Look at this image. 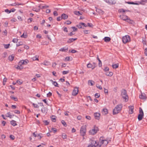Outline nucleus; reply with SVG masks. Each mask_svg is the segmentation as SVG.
<instances>
[{
  "mask_svg": "<svg viewBox=\"0 0 147 147\" xmlns=\"http://www.w3.org/2000/svg\"><path fill=\"white\" fill-rule=\"evenodd\" d=\"M119 67L118 64H113L112 65V67L114 69H116Z\"/></svg>",
  "mask_w": 147,
  "mask_h": 147,
  "instance_id": "bb28decb",
  "label": "nucleus"
},
{
  "mask_svg": "<svg viewBox=\"0 0 147 147\" xmlns=\"http://www.w3.org/2000/svg\"><path fill=\"white\" fill-rule=\"evenodd\" d=\"M121 95L122 98L125 100L126 102L128 100V96L126 90L125 89H123L121 90Z\"/></svg>",
  "mask_w": 147,
  "mask_h": 147,
  "instance_id": "7ed1b4c3",
  "label": "nucleus"
},
{
  "mask_svg": "<svg viewBox=\"0 0 147 147\" xmlns=\"http://www.w3.org/2000/svg\"><path fill=\"white\" fill-rule=\"evenodd\" d=\"M128 16L125 15H122L120 16V18L123 20L126 21L127 18Z\"/></svg>",
  "mask_w": 147,
  "mask_h": 147,
  "instance_id": "2eb2a0df",
  "label": "nucleus"
},
{
  "mask_svg": "<svg viewBox=\"0 0 147 147\" xmlns=\"http://www.w3.org/2000/svg\"><path fill=\"white\" fill-rule=\"evenodd\" d=\"M105 1L110 5L115 4L116 3V2L115 0H111L109 1V0H105Z\"/></svg>",
  "mask_w": 147,
  "mask_h": 147,
  "instance_id": "1a4fd4ad",
  "label": "nucleus"
},
{
  "mask_svg": "<svg viewBox=\"0 0 147 147\" xmlns=\"http://www.w3.org/2000/svg\"><path fill=\"white\" fill-rule=\"evenodd\" d=\"M13 112L15 113L18 114H19L20 112V111L18 110H15L13 111Z\"/></svg>",
  "mask_w": 147,
  "mask_h": 147,
  "instance_id": "c03bdc74",
  "label": "nucleus"
},
{
  "mask_svg": "<svg viewBox=\"0 0 147 147\" xmlns=\"http://www.w3.org/2000/svg\"><path fill=\"white\" fill-rule=\"evenodd\" d=\"M96 11L100 14H103L104 13V12L101 9L97 8L96 9Z\"/></svg>",
  "mask_w": 147,
  "mask_h": 147,
  "instance_id": "f3484780",
  "label": "nucleus"
},
{
  "mask_svg": "<svg viewBox=\"0 0 147 147\" xmlns=\"http://www.w3.org/2000/svg\"><path fill=\"white\" fill-rule=\"evenodd\" d=\"M51 130H52V131L54 133H56L57 132V129H56L55 128H51Z\"/></svg>",
  "mask_w": 147,
  "mask_h": 147,
  "instance_id": "8fccbe9b",
  "label": "nucleus"
},
{
  "mask_svg": "<svg viewBox=\"0 0 147 147\" xmlns=\"http://www.w3.org/2000/svg\"><path fill=\"white\" fill-rule=\"evenodd\" d=\"M103 39L105 42H109L111 40V38L110 37H105Z\"/></svg>",
  "mask_w": 147,
  "mask_h": 147,
  "instance_id": "dca6fc26",
  "label": "nucleus"
},
{
  "mask_svg": "<svg viewBox=\"0 0 147 147\" xmlns=\"http://www.w3.org/2000/svg\"><path fill=\"white\" fill-rule=\"evenodd\" d=\"M53 14L55 16H57L58 15V14L56 11H55L53 12Z\"/></svg>",
  "mask_w": 147,
  "mask_h": 147,
  "instance_id": "13d9d810",
  "label": "nucleus"
},
{
  "mask_svg": "<svg viewBox=\"0 0 147 147\" xmlns=\"http://www.w3.org/2000/svg\"><path fill=\"white\" fill-rule=\"evenodd\" d=\"M77 39V38H70L67 40V42L68 43H71Z\"/></svg>",
  "mask_w": 147,
  "mask_h": 147,
  "instance_id": "6ab92c4d",
  "label": "nucleus"
},
{
  "mask_svg": "<svg viewBox=\"0 0 147 147\" xmlns=\"http://www.w3.org/2000/svg\"><path fill=\"white\" fill-rule=\"evenodd\" d=\"M71 52L72 53H75L77 52V51L74 49L71 50Z\"/></svg>",
  "mask_w": 147,
  "mask_h": 147,
  "instance_id": "0e129e2a",
  "label": "nucleus"
},
{
  "mask_svg": "<svg viewBox=\"0 0 147 147\" xmlns=\"http://www.w3.org/2000/svg\"><path fill=\"white\" fill-rule=\"evenodd\" d=\"M43 122L46 125H48L49 123V122L47 120H43Z\"/></svg>",
  "mask_w": 147,
  "mask_h": 147,
  "instance_id": "ea45409f",
  "label": "nucleus"
},
{
  "mask_svg": "<svg viewBox=\"0 0 147 147\" xmlns=\"http://www.w3.org/2000/svg\"><path fill=\"white\" fill-rule=\"evenodd\" d=\"M38 57L36 55L35 57H33L32 58V60L34 61L38 60Z\"/></svg>",
  "mask_w": 147,
  "mask_h": 147,
  "instance_id": "58836bf2",
  "label": "nucleus"
},
{
  "mask_svg": "<svg viewBox=\"0 0 147 147\" xmlns=\"http://www.w3.org/2000/svg\"><path fill=\"white\" fill-rule=\"evenodd\" d=\"M87 65V67L88 68H92V69H94L95 67V66H94V67H93L91 63H88Z\"/></svg>",
  "mask_w": 147,
  "mask_h": 147,
  "instance_id": "4be33fe9",
  "label": "nucleus"
},
{
  "mask_svg": "<svg viewBox=\"0 0 147 147\" xmlns=\"http://www.w3.org/2000/svg\"><path fill=\"white\" fill-rule=\"evenodd\" d=\"M144 116V114H139L138 117V118L139 121H141L142 120Z\"/></svg>",
  "mask_w": 147,
  "mask_h": 147,
  "instance_id": "a211bd4d",
  "label": "nucleus"
},
{
  "mask_svg": "<svg viewBox=\"0 0 147 147\" xmlns=\"http://www.w3.org/2000/svg\"><path fill=\"white\" fill-rule=\"evenodd\" d=\"M97 59L99 61L98 66L99 67H101L102 66V63L101 60L98 57V56L97 57Z\"/></svg>",
  "mask_w": 147,
  "mask_h": 147,
  "instance_id": "393cba45",
  "label": "nucleus"
},
{
  "mask_svg": "<svg viewBox=\"0 0 147 147\" xmlns=\"http://www.w3.org/2000/svg\"><path fill=\"white\" fill-rule=\"evenodd\" d=\"M80 24H81L82 25L84 26L85 27H86L88 26L87 25L85 24L84 23L81 22L80 23Z\"/></svg>",
  "mask_w": 147,
  "mask_h": 147,
  "instance_id": "4d7b16f0",
  "label": "nucleus"
},
{
  "mask_svg": "<svg viewBox=\"0 0 147 147\" xmlns=\"http://www.w3.org/2000/svg\"><path fill=\"white\" fill-rule=\"evenodd\" d=\"M29 62L28 60L26 59L25 60H22L20 61L19 63V65H27Z\"/></svg>",
  "mask_w": 147,
  "mask_h": 147,
  "instance_id": "0eeeda50",
  "label": "nucleus"
},
{
  "mask_svg": "<svg viewBox=\"0 0 147 147\" xmlns=\"http://www.w3.org/2000/svg\"><path fill=\"white\" fill-rule=\"evenodd\" d=\"M129 113L130 114H132L134 112V107L133 106H129Z\"/></svg>",
  "mask_w": 147,
  "mask_h": 147,
  "instance_id": "9b49d317",
  "label": "nucleus"
},
{
  "mask_svg": "<svg viewBox=\"0 0 147 147\" xmlns=\"http://www.w3.org/2000/svg\"><path fill=\"white\" fill-rule=\"evenodd\" d=\"M123 105L120 104L117 105L113 110V114L115 115L119 113L121 110Z\"/></svg>",
  "mask_w": 147,
  "mask_h": 147,
  "instance_id": "f03ea898",
  "label": "nucleus"
},
{
  "mask_svg": "<svg viewBox=\"0 0 147 147\" xmlns=\"http://www.w3.org/2000/svg\"><path fill=\"white\" fill-rule=\"evenodd\" d=\"M82 24H80V23L79 24H78L77 25V26L79 28H82V26H81Z\"/></svg>",
  "mask_w": 147,
  "mask_h": 147,
  "instance_id": "052dcab7",
  "label": "nucleus"
},
{
  "mask_svg": "<svg viewBox=\"0 0 147 147\" xmlns=\"http://www.w3.org/2000/svg\"><path fill=\"white\" fill-rule=\"evenodd\" d=\"M10 98L11 99H12L15 101H17L18 98L16 97H14L13 96L11 95L10 96Z\"/></svg>",
  "mask_w": 147,
  "mask_h": 147,
  "instance_id": "c85d7f7f",
  "label": "nucleus"
},
{
  "mask_svg": "<svg viewBox=\"0 0 147 147\" xmlns=\"http://www.w3.org/2000/svg\"><path fill=\"white\" fill-rule=\"evenodd\" d=\"M18 40L16 38H14L13 39L12 41L14 43H16L17 42Z\"/></svg>",
  "mask_w": 147,
  "mask_h": 147,
  "instance_id": "338daca9",
  "label": "nucleus"
},
{
  "mask_svg": "<svg viewBox=\"0 0 147 147\" xmlns=\"http://www.w3.org/2000/svg\"><path fill=\"white\" fill-rule=\"evenodd\" d=\"M98 131V128L94 126L93 129L89 130V133L90 135H94L96 134Z\"/></svg>",
  "mask_w": 147,
  "mask_h": 147,
  "instance_id": "20e7f679",
  "label": "nucleus"
},
{
  "mask_svg": "<svg viewBox=\"0 0 147 147\" xmlns=\"http://www.w3.org/2000/svg\"><path fill=\"white\" fill-rule=\"evenodd\" d=\"M42 135V134H41V133H40V134H38V136H37L38 137H39V138L40 139L42 137L41 136Z\"/></svg>",
  "mask_w": 147,
  "mask_h": 147,
  "instance_id": "6e6d98bb",
  "label": "nucleus"
},
{
  "mask_svg": "<svg viewBox=\"0 0 147 147\" xmlns=\"http://www.w3.org/2000/svg\"><path fill=\"white\" fill-rule=\"evenodd\" d=\"M6 116V117H9L10 118H11L12 117V116L11 114V113L10 112H8L7 113Z\"/></svg>",
  "mask_w": 147,
  "mask_h": 147,
  "instance_id": "cd10ccee",
  "label": "nucleus"
},
{
  "mask_svg": "<svg viewBox=\"0 0 147 147\" xmlns=\"http://www.w3.org/2000/svg\"><path fill=\"white\" fill-rule=\"evenodd\" d=\"M139 114H144V113L142 109L140 107L139 108Z\"/></svg>",
  "mask_w": 147,
  "mask_h": 147,
  "instance_id": "a18cd8bd",
  "label": "nucleus"
},
{
  "mask_svg": "<svg viewBox=\"0 0 147 147\" xmlns=\"http://www.w3.org/2000/svg\"><path fill=\"white\" fill-rule=\"evenodd\" d=\"M68 49V47H65L60 49L59 51L62 52H66L67 51Z\"/></svg>",
  "mask_w": 147,
  "mask_h": 147,
  "instance_id": "f8f14e48",
  "label": "nucleus"
},
{
  "mask_svg": "<svg viewBox=\"0 0 147 147\" xmlns=\"http://www.w3.org/2000/svg\"><path fill=\"white\" fill-rule=\"evenodd\" d=\"M10 45V44H4L3 46L4 48L5 49H8L9 47V46Z\"/></svg>",
  "mask_w": 147,
  "mask_h": 147,
  "instance_id": "72a5a7b5",
  "label": "nucleus"
},
{
  "mask_svg": "<svg viewBox=\"0 0 147 147\" xmlns=\"http://www.w3.org/2000/svg\"><path fill=\"white\" fill-rule=\"evenodd\" d=\"M113 73L112 72H107L105 74L108 76H111L113 75Z\"/></svg>",
  "mask_w": 147,
  "mask_h": 147,
  "instance_id": "b1692460",
  "label": "nucleus"
},
{
  "mask_svg": "<svg viewBox=\"0 0 147 147\" xmlns=\"http://www.w3.org/2000/svg\"><path fill=\"white\" fill-rule=\"evenodd\" d=\"M43 64L45 65H48L50 64V63L49 61H45L44 62Z\"/></svg>",
  "mask_w": 147,
  "mask_h": 147,
  "instance_id": "c756f323",
  "label": "nucleus"
},
{
  "mask_svg": "<svg viewBox=\"0 0 147 147\" xmlns=\"http://www.w3.org/2000/svg\"><path fill=\"white\" fill-rule=\"evenodd\" d=\"M52 81L53 82V84L55 87H58V84L56 82L54 81L53 82V80H52Z\"/></svg>",
  "mask_w": 147,
  "mask_h": 147,
  "instance_id": "e433bc0d",
  "label": "nucleus"
},
{
  "mask_svg": "<svg viewBox=\"0 0 147 147\" xmlns=\"http://www.w3.org/2000/svg\"><path fill=\"white\" fill-rule=\"evenodd\" d=\"M18 20L20 21H22L23 20L21 17L20 16H18Z\"/></svg>",
  "mask_w": 147,
  "mask_h": 147,
  "instance_id": "603ef678",
  "label": "nucleus"
},
{
  "mask_svg": "<svg viewBox=\"0 0 147 147\" xmlns=\"http://www.w3.org/2000/svg\"><path fill=\"white\" fill-rule=\"evenodd\" d=\"M78 87H76L73 90L72 94L73 96H75L78 94Z\"/></svg>",
  "mask_w": 147,
  "mask_h": 147,
  "instance_id": "6e6552de",
  "label": "nucleus"
},
{
  "mask_svg": "<svg viewBox=\"0 0 147 147\" xmlns=\"http://www.w3.org/2000/svg\"><path fill=\"white\" fill-rule=\"evenodd\" d=\"M103 114L106 115L108 113V110L107 109H103L102 111Z\"/></svg>",
  "mask_w": 147,
  "mask_h": 147,
  "instance_id": "aec40b11",
  "label": "nucleus"
},
{
  "mask_svg": "<svg viewBox=\"0 0 147 147\" xmlns=\"http://www.w3.org/2000/svg\"><path fill=\"white\" fill-rule=\"evenodd\" d=\"M125 21L130 24H132L133 22V21L129 18L128 17L127 18Z\"/></svg>",
  "mask_w": 147,
  "mask_h": 147,
  "instance_id": "7c9ffc66",
  "label": "nucleus"
},
{
  "mask_svg": "<svg viewBox=\"0 0 147 147\" xmlns=\"http://www.w3.org/2000/svg\"><path fill=\"white\" fill-rule=\"evenodd\" d=\"M80 135L84 136L86 134V128L84 126H82L80 128Z\"/></svg>",
  "mask_w": 147,
  "mask_h": 147,
  "instance_id": "423d86ee",
  "label": "nucleus"
},
{
  "mask_svg": "<svg viewBox=\"0 0 147 147\" xmlns=\"http://www.w3.org/2000/svg\"><path fill=\"white\" fill-rule=\"evenodd\" d=\"M10 123L13 126H15L17 125L16 121L13 120H12L10 121Z\"/></svg>",
  "mask_w": 147,
  "mask_h": 147,
  "instance_id": "5701e85b",
  "label": "nucleus"
},
{
  "mask_svg": "<svg viewBox=\"0 0 147 147\" xmlns=\"http://www.w3.org/2000/svg\"><path fill=\"white\" fill-rule=\"evenodd\" d=\"M126 3H127L128 4H133V5H138V4L136 3H135L134 2H125Z\"/></svg>",
  "mask_w": 147,
  "mask_h": 147,
  "instance_id": "2f4dec72",
  "label": "nucleus"
},
{
  "mask_svg": "<svg viewBox=\"0 0 147 147\" xmlns=\"http://www.w3.org/2000/svg\"><path fill=\"white\" fill-rule=\"evenodd\" d=\"M103 70L105 71L106 72L107 71H108L109 70V68L108 67H106Z\"/></svg>",
  "mask_w": 147,
  "mask_h": 147,
  "instance_id": "3c124183",
  "label": "nucleus"
},
{
  "mask_svg": "<svg viewBox=\"0 0 147 147\" xmlns=\"http://www.w3.org/2000/svg\"><path fill=\"white\" fill-rule=\"evenodd\" d=\"M31 103L32 104V105H33V107L34 108H38L39 106L37 104H34V103L31 102Z\"/></svg>",
  "mask_w": 147,
  "mask_h": 147,
  "instance_id": "37998d69",
  "label": "nucleus"
},
{
  "mask_svg": "<svg viewBox=\"0 0 147 147\" xmlns=\"http://www.w3.org/2000/svg\"><path fill=\"white\" fill-rule=\"evenodd\" d=\"M87 25V26L90 27H92L93 26V25L91 23H88Z\"/></svg>",
  "mask_w": 147,
  "mask_h": 147,
  "instance_id": "e2e57ef3",
  "label": "nucleus"
},
{
  "mask_svg": "<svg viewBox=\"0 0 147 147\" xmlns=\"http://www.w3.org/2000/svg\"><path fill=\"white\" fill-rule=\"evenodd\" d=\"M74 13L75 14L78 16H80L82 14V13H81L80 11H74Z\"/></svg>",
  "mask_w": 147,
  "mask_h": 147,
  "instance_id": "412c9836",
  "label": "nucleus"
},
{
  "mask_svg": "<svg viewBox=\"0 0 147 147\" xmlns=\"http://www.w3.org/2000/svg\"><path fill=\"white\" fill-rule=\"evenodd\" d=\"M16 83H18L19 84H21L22 83V82L20 80H18L17 81Z\"/></svg>",
  "mask_w": 147,
  "mask_h": 147,
  "instance_id": "864d4df0",
  "label": "nucleus"
},
{
  "mask_svg": "<svg viewBox=\"0 0 147 147\" xmlns=\"http://www.w3.org/2000/svg\"><path fill=\"white\" fill-rule=\"evenodd\" d=\"M88 83L90 84L91 86H93L94 84V82L93 81L89 80L88 81Z\"/></svg>",
  "mask_w": 147,
  "mask_h": 147,
  "instance_id": "a19ab883",
  "label": "nucleus"
},
{
  "mask_svg": "<svg viewBox=\"0 0 147 147\" xmlns=\"http://www.w3.org/2000/svg\"><path fill=\"white\" fill-rule=\"evenodd\" d=\"M108 143L107 140L105 139L104 137H101L96 145L99 147H101L102 145L106 146Z\"/></svg>",
  "mask_w": 147,
  "mask_h": 147,
  "instance_id": "f257e3e1",
  "label": "nucleus"
},
{
  "mask_svg": "<svg viewBox=\"0 0 147 147\" xmlns=\"http://www.w3.org/2000/svg\"><path fill=\"white\" fill-rule=\"evenodd\" d=\"M16 68L18 69H21L23 68V67L22 66V65H19V63H18V66Z\"/></svg>",
  "mask_w": 147,
  "mask_h": 147,
  "instance_id": "4c0bfd02",
  "label": "nucleus"
},
{
  "mask_svg": "<svg viewBox=\"0 0 147 147\" xmlns=\"http://www.w3.org/2000/svg\"><path fill=\"white\" fill-rule=\"evenodd\" d=\"M144 53L147 56V48H146L144 51Z\"/></svg>",
  "mask_w": 147,
  "mask_h": 147,
  "instance_id": "774afa93",
  "label": "nucleus"
},
{
  "mask_svg": "<svg viewBox=\"0 0 147 147\" xmlns=\"http://www.w3.org/2000/svg\"><path fill=\"white\" fill-rule=\"evenodd\" d=\"M62 18H61V17L59 16L57 18V20L58 21H60Z\"/></svg>",
  "mask_w": 147,
  "mask_h": 147,
  "instance_id": "bf43d9fd",
  "label": "nucleus"
},
{
  "mask_svg": "<svg viewBox=\"0 0 147 147\" xmlns=\"http://www.w3.org/2000/svg\"><path fill=\"white\" fill-rule=\"evenodd\" d=\"M62 137L63 139H66L67 138V136L65 133L62 134Z\"/></svg>",
  "mask_w": 147,
  "mask_h": 147,
  "instance_id": "473e14b6",
  "label": "nucleus"
},
{
  "mask_svg": "<svg viewBox=\"0 0 147 147\" xmlns=\"http://www.w3.org/2000/svg\"><path fill=\"white\" fill-rule=\"evenodd\" d=\"M47 96L48 97H50L52 96V93L50 92L47 94Z\"/></svg>",
  "mask_w": 147,
  "mask_h": 147,
  "instance_id": "69168bd1",
  "label": "nucleus"
},
{
  "mask_svg": "<svg viewBox=\"0 0 147 147\" xmlns=\"http://www.w3.org/2000/svg\"><path fill=\"white\" fill-rule=\"evenodd\" d=\"M94 115L95 119L99 120L100 118V114L99 113H94Z\"/></svg>",
  "mask_w": 147,
  "mask_h": 147,
  "instance_id": "9d476101",
  "label": "nucleus"
},
{
  "mask_svg": "<svg viewBox=\"0 0 147 147\" xmlns=\"http://www.w3.org/2000/svg\"><path fill=\"white\" fill-rule=\"evenodd\" d=\"M69 72V71H63L62 72V74H67Z\"/></svg>",
  "mask_w": 147,
  "mask_h": 147,
  "instance_id": "09e8293b",
  "label": "nucleus"
},
{
  "mask_svg": "<svg viewBox=\"0 0 147 147\" xmlns=\"http://www.w3.org/2000/svg\"><path fill=\"white\" fill-rule=\"evenodd\" d=\"M27 37V35L26 34H24V33L22 34L21 36V38H26Z\"/></svg>",
  "mask_w": 147,
  "mask_h": 147,
  "instance_id": "79ce46f5",
  "label": "nucleus"
},
{
  "mask_svg": "<svg viewBox=\"0 0 147 147\" xmlns=\"http://www.w3.org/2000/svg\"><path fill=\"white\" fill-rule=\"evenodd\" d=\"M130 41V38L129 36L126 35L123 36L122 38V41L125 44Z\"/></svg>",
  "mask_w": 147,
  "mask_h": 147,
  "instance_id": "39448f33",
  "label": "nucleus"
},
{
  "mask_svg": "<svg viewBox=\"0 0 147 147\" xmlns=\"http://www.w3.org/2000/svg\"><path fill=\"white\" fill-rule=\"evenodd\" d=\"M71 28L73 29V31H77V28L74 26H72Z\"/></svg>",
  "mask_w": 147,
  "mask_h": 147,
  "instance_id": "de8ad7c7",
  "label": "nucleus"
},
{
  "mask_svg": "<svg viewBox=\"0 0 147 147\" xmlns=\"http://www.w3.org/2000/svg\"><path fill=\"white\" fill-rule=\"evenodd\" d=\"M10 138L12 140H13L15 139V137L13 135H11L10 136Z\"/></svg>",
  "mask_w": 147,
  "mask_h": 147,
  "instance_id": "680f3d73",
  "label": "nucleus"
},
{
  "mask_svg": "<svg viewBox=\"0 0 147 147\" xmlns=\"http://www.w3.org/2000/svg\"><path fill=\"white\" fill-rule=\"evenodd\" d=\"M14 57L13 55H10L8 57L9 60L10 61H13L14 59Z\"/></svg>",
  "mask_w": 147,
  "mask_h": 147,
  "instance_id": "a878e982",
  "label": "nucleus"
},
{
  "mask_svg": "<svg viewBox=\"0 0 147 147\" xmlns=\"http://www.w3.org/2000/svg\"><path fill=\"white\" fill-rule=\"evenodd\" d=\"M5 12H6L8 13H9L11 12V11H10V10H9L7 9H5Z\"/></svg>",
  "mask_w": 147,
  "mask_h": 147,
  "instance_id": "5fc2aeb1",
  "label": "nucleus"
},
{
  "mask_svg": "<svg viewBox=\"0 0 147 147\" xmlns=\"http://www.w3.org/2000/svg\"><path fill=\"white\" fill-rule=\"evenodd\" d=\"M51 120L52 121L55 122L56 121V119L55 117V116H54L53 115L51 117Z\"/></svg>",
  "mask_w": 147,
  "mask_h": 147,
  "instance_id": "f704fd0d",
  "label": "nucleus"
},
{
  "mask_svg": "<svg viewBox=\"0 0 147 147\" xmlns=\"http://www.w3.org/2000/svg\"><path fill=\"white\" fill-rule=\"evenodd\" d=\"M61 123L65 127H66L67 126V125L64 120H62L61 121Z\"/></svg>",
  "mask_w": 147,
  "mask_h": 147,
  "instance_id": "c9c22d12",
  "label": "nucleus"
},
{
  "mask_svg": "<svg viewBox=\"0 0 147 147\" xmlns=\"http://www.w3.org/2000/svg\"><path fill=\"white\" fill-rule=\"evenodd\" d=\"M139 98L142 99H146V97L145 96V94L144 93H142L139 96Z\"/></svg>",
  "mask_w": 147,
  "mask_h": 147,
  "instance_id": "ddd939ff",
  "label": "nucleus"
},
{
  "mask_svg": "<svg viewBox=\"0 0 147 147\" xmlns=\"http://www.w3.org/2000/svg\"><path fill=\"white\" fill-rule=\"evenodd\" d=\"M94 96L96 98H98L100 97V94L98 93H96L95 94Z\"/></svg>",
  "mask_w": 147,
  "mask_h": 147,
  "instance_id": "49530a36",
  "label": "nucleus"
},
{
  "mask_svg": "<svg viewBox=\"0 0 147 147\" xmlns=\"http://www.w3.org/2000/svg\"><path fill=\"white\" fill-rule=\"evenodd\" d=\"M61 17L62 19L65 20L68 18V16L65 13H63L61 15Z\"/></svg>",
  "mask_w": 147,
  "mask_h": 147,
  "instance_id": "4468645a",
  "label": "nucleus"
}]
</instances>
